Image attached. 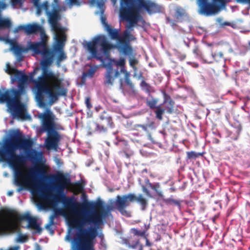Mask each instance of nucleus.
Returning a JSON list of instances; mask_svg holds the SVG:
<instances>
[{
    "label": "nucleus",
    "instance_id": "f257e3e1",
    "mask_svg": "<svg viewBox=\"0 0 250 250\" xmlns=\"http://www.w3.org/2000/svg\"><path fill=\"white\" fill-rule=\"evenodd\" d=\"M5 71L11 75L12 83L16 82L18 83L17 88H5L4 92L0 90V104H6L7 110L13 119H30V116L24 113L26 111L25 104L28 100L26 90L28 77L23 72L11 67L9 63H6Z\"/></svg>",
    "mask_w": 250,
    "mask_h": 250
},
{
    "label": "nucleus",
    "instance_id": "f03ea898",
    "mask_svg": "<svg viewBox=\"0 0 250 250\" xmlns=\"http://www.w3.org/2000/svg\"><path fill=\"white\" fill-rule=\"evenodd\" d=\"M109 213L107 210L103 209L101 214H98L95 210H84V218L80 221L75 220L74 223L77 226L76 236L72 239L71 235L74 234V228L69 229L65 236V240L72 242L73 250H94L91 240L97 236L99 227L103 224L104 219Z\"/></svg>",
    "mask_w": 250,
    "mask_h": 250
},
{
    "label": "nucleus",
    "instance_id": "7ed1b4c3",
    "mask_svg": "<svg viewBox=\"0 0 250 250\" xmlns=\"http://www.w3.org/2000/svg\"><path fill=\"white\" fill-rule=\"evenodd\" d=\"M83 45L90 54V57L88 59L95 58L101 62L106 69L104 84L106 86H112L114 79L119 75L120 72L118 68H113L111 59H104V56L106 57L109 56V50L111 48V45L108 42L106 37L104 35H100L94 37L92 41L84 40Z\"/></svg>",
    "mask_w": 250,
    "mask_h": 250
},
{
    "label": "nucleus",
    "instance_id": "20e7f679",
    "mask_svg": "<svg viewBox=\"0 0 250 250\" xmlns=\"http://www.w3.org/2000/svg\"><path fill=\"white\" fill-rule=\"evenodd\" d=\"M0 150L7 148L11 151L13 155H17L15 151L17 149H23L25 154L27 153L42 154L41 151H38L32 148V142L28 139H24L21 133L19 130H12L10 137L5 136L1 142L0 141Z\"/></svg>",
    "mask_w": 250,
    "mask_h": 250
},
{
    "label": "nucleus",
    "instance_id": "39448f33",
    "mask_svg": "<svg viewBox=\"0 0 250 250\" xmlns=\"http://www.w3.org/2000/svg\"><path fill=\"white\" fill-rule=\"evenodd\" d=\"M136 201L141 207V210L145 211L148 207V201L142 194L137 196L134 193H129L123 195H117L115 199L109 200L112 208H116L120 213L126 217L130 216V213L125 208L130 206V203Z\"/></svg>",
    "mask_w": 250,
    "mask_h": 250
},
{
    "label": "nucleus",
    "instance_id": "423d86ee",
    "mask_svg": "<svg viewBox=\"0 0 250 250\" xmlns=\"http://www.w3.org/2000/svg\"><path fill=\"white\" fill-rule=\"evenodd\" d=\"M8 148L0 150V162H6L8 165L14 170L15 178H19L22 174L21 170L19 168L17 163L24 162L29 160L33 163H37L40 161L42 154L27 153V154L20 153L19 155H13Z\"/></svg>",
    "mask_w": 250,
    "mask_h": 250
},
{
    "label": "nucleus",
    "instance_id": "0eeeda50",
    "mask_svg": "<svg viewBox=\"0 0 250 250\" xmlns=\"http://www.w3.org/2000/svg\"><path fill=\"white\" fill-rule=\"evenodd\" d=\"M140 9L135 0H127L125 3L122 2L120 9V17L126 21H132L136 24L140 23L141 26L145 25V21L139 14H133L139 12Z\"/></svg>",
    "mask_w": 250,
    "mask_h": 250
},
{
    "label": "nucleus",
    "instance_id": "6e6552de",
    "mask_svg": "<svg viewBox=\"0 0 250 250\" xmlns=\"http://www.w3.org/2000/svg\"><path fill=\"white\" fill-rule=\"evenodd\" d=\"M34 72L30 74V81L34 83L37 89V92L35 95L36 101L38 106L41 107L45 106V102H43L44 96L45 94H49L53 97V94L50 92L47 82L43 75L42 74L38 77L37 80H35L33 78Z\"/></svg>",
    "mask_w": 250,
    "mask_h": 250
},
{
    "label": "nucleus",
    "instance_id": "1a4fd4ad",
    "mask_svg": "<svg viewBox=\"0 0 250 250\" xmlns=\"http://www.w3.org/2000/svg\"><path fill=\"white\" fill-rule=\"evenodd\" d=\"M6 6L5 3L0 2V41L12 44L14 41L9 39L10 29L12 25V22L9 18H3L1 17V12L6 9Z\"/></svg>",
    "mask_w": 250,
    "mask_h": 250
},
{
    "label": "nucleus",
    "instance_id": "9d476101",
    "mask_svg": "<svg viewBox=\"0 0 250 250\" xmlns=\"http://www.w3.org/2000/svg\"><path fill=\"white\" fill-rule=\"evenodd\" d=\"M49 7V5L48 4V6L44 8L43 11H44L48 17V22L50 24L51 30L53 32L62 31L63 28L59 23V21L61 20V16L60 12L62 9H56L55 8H53L50 11Z\"/></svg>",
    "mask_w": 250,
    "mask_h": 250
},
{
    "label": "nucleus",
    "instance_id": "9b49d317",
    "mask_svg": "<svg viewBox=\"0 0 250 250\" xmlns=\"http://www.w3.org/2000/svg\"><path fill=\"white\" fill-rule=\"evenodd\" d=\"M39 118L42 120V132L53 130L52 128L55 121L58 120L55 114L49 109L46 108L44 112L39 114Z\"/></svg>",
    "mask_w": 250,
    "mask_h": 250
},
{
    "label": "nucleus",
    "instance_id": "f8f14e48",
    "mask_svg": "<svg viewBox=\"0 0 250 250\" xmlns=\"http://www.w3.org/2000/svg\"><path fill=\"white\" fill-rule=\"evenodd\" d=\"M46 138L44 140V146L47 150L57 151L60 142L62 140L61 134L54 129L46 131Z\"/></svg>",
    "mask_w": 250,
    "mask_h": 250
},
{
    "label": "nucleus",
    "instance_id": "ddd939ff",
    "mask_svg": "<svg viewBox=\"0 0 250 250\" xmlns=\"http://www.w3.org/2000/svg\"><path fill=\"white\" fill-rule=\"evenodd\" d=\"M53 87L57 90V92H53L52 87L48 85L49 89L50 92L53 94V97L49 95V94H45L44 96L43 102H45V106L48 104L52 105L54 102L58 99L59 96H65L66 94V91L65 89L62 87L60 84L55 83L53 85Z\"/></svg>",
    "mask_w": 250,
    "mask_h": 250
},
{
    "label": "nucleus",
    "instance_id": "4468645a",
    "mask_svg": "<svg viewBox=\"0 0 250 250\" xmlns=\"http://www.w3.org/2000/svg\"><path fill=\"white\" fill-rule=\"evenodd\" d=\"M199 1L202 13L207 14L212 13L214 7L221 8L225 5L224 0H199Z\"/></svg>",
    "mask_w": 250,
    "mask_h": 250
},
{
    "label": "nucleus",
    "instance_id": "2eb2a0df",
    "mask_svg": "<svg viewBox=\"0 0 250 250\" xmlns=\"http://www.w3.org/2000/svg\"><path fill=\"white\" fill-rule=\"evenodd\" d=\"M104 203L99 200L97 201L95 203L93 202H87L86 203V206L88 208H90V209H84L82 211L81 215L83 216V218H84V215L83 214V211L84 210H87L89 211H92L93 210H95L98 214H101V211L103 209L107 210L109 211V213L108 214V216L104 219H103V221L109 215L111 214L110 211L111 209V208L110 206H106V207L104 206Z\"/></svg>",
    "mask_w": 250,
    "mask_h": 250
},
{
    "label": "nucleus",
    "instance_id": "dca6fc26",
    "mask_svg": "<svg viewBox=\"0 0 250 250\" xmlns=\"http://www.w3.org/2000/svg\"><path fill=\"white\" fill-rule=\"evenodd\" d=\"M135 0L136 1V3L140 10L144 8L149 14L159 13L161 11V7L154 2L146 1V0Z\"/></svg>",
    "mask_w": 250,
    "mask_h": 250
},
{
    "label": "nucleus",
    "instance_id": "f3484780",
    "mask_svg": "<svg viewBox=\"0 0 250 250\" xmlns=\"http://www.w3.org/2000/svg\"><path fill=\"white\" fill-rule=\"evenodd\" d=\"M28 52L31 51L33 52V56L35 55H41L44 52L47 47V44H45L42 42H32L31 41L27 42Z\"/></svg>",
    "mask_w": 250,
    "mask_h": 250
},
{
    "label": "nucleus",
    "instance_id": "a211bd4d",
    "mask_svg": "<svg viewBox=\"0 0 250 250\" xmlns=\"http://www.w3.org/2000/svg\"><path fill=\"white\" fill-rule=\"evenodd\" d=\"M59 32L60 34L57 32H54V39L55 41V44L53 46L54 52H60L62 50L64 42L66 39V36L63 32V30L62 31Z\"/></svg>",
    "mask_w": 250,
    "mask_h": 250
},
{
    "label": "nucleus",
    "instance_id": "6ab92c4d",
    "mask_svg": "<svg viewBox=\"0 0 250 250\" xmlns=\"http://www.w3.org/2000/svg\"><path fill=\"white\" fill-rule=\"evenodd\" d=\"M10 45L11 46V50L14 54L18 57L17 60L18 61H21L22 60V53H26L28 52L27 44H26L25 47H21L16 44L14 41V43Z\"/></svg>",
    "mask_w": 250,
    "mask_h": 250
},
{
    "label": "nucleus",
    "instance_id": "aec40b11",
    "mask_svg": "<svg viewBox=\"0 0 250 250\" xmlns=\"http://www.w3.org/2000/svg\"><path fill=\"white\" fill-rule=\"evenodd\" d=\"M161 93L163 95L164 101L163 104L161 105H162L164 104H168L167 105L166 107L167 112L171 114L173 111V107L174 105V102L171 99L170 96L167 94L165 91L162 90Z\"/></svg>",
    "mask_w": 250,
    "mask_h": 250
},
{
    "label": "nucleus",
    "instance_id": "412c9836",
    "mask_svg": "<svg viewBox=\"0 0 250 250\" xmlns=\"http://www.w3.org/2000/svg\"><path fill=\"white\" fill-rule=\"evenodd\" d=\"M67 197L64 191L57 193L46 196V198L51 202L55 206H57L58 203Z\"/></svg>",
    "mask_w": 250,
    "mask_h": 250
},
{
    "label": "nucleus",
    "instance_id": "4be33fe9",
    "mask_svg": "<svg viewBox=\"0 0 250 250\" xmlns=\"http://www.w3.org/2000/svg\"><path fill=\"white\" fill-rule=\"evenodd\" d=\"M30 176L34 181H41L46 179L45 171L44 170L36 168L30 172Z\"/></svg>",
    "mask_w": 250,
    "mask_h": 250
},
{
    "label": "nucleus",
    "instance_id": "5701e85b",
    "mask_svg": "<svg viewBox=\"0 0 250 250\" xmlns=\"http://www.w3.org/2000/svg\"><path fill=\"white\" fill-rule=\"evenodd\" d=\"M42 26L38 23H29L25 25V33L29 35L31 34H36L39 31L42 30Z\"/></svg>",
    "mask_w": 250,
    "mask_h": 250
},
{
    "label": "nucleus",
    "instance_id": "b1692460",
    "mask_svg": "<svg viewBox=\"0 0 250 250\" xmlns=\"http://www.w3.org/2000/svg\"><path fill=\"white\" fill-rule=\"evenodd\" d=\"M63 206L66 208H70L72 209L76 208L78 206V202L74 197H66L62 202Z\"/></svg>",
    "mask_w": 250,
    "mask_h": 250
},
{
    "label": "nucleus",
    "instance_id": "393cba45",
    "mask_svg": "<svg viewBox=\"0 0 250 250\" xmlns=\"http://www.w3.org/2000/svg\"><path fill=\"white\" fill-rule=\"evenodd\" d=\"M99 118L101 121H105L107 125L110 128H113L114 127L115 125L112 121V118L106 111H104L101 113Z\"/></svg>",
    "mask_w": 250,
    "mask_h": 250
},
{
    "label": "nucleus",
    "instance_id": "a878e982",
    "mask_svg": "<svg viewBox=\"0 0 250 250\" xmlns=\"http://www.w3.org/2000/svg\"><path fill=\"white\" fill-rule=\"evenodd\" d=\"M31 1L37 9L36 15L38 16L42 14L43 9L48 6L49 3L47 1H43L42 4L39 2L40 0H31Z\"/></svg>",
    "mask_w": 250,
    "mask_h": 250
},
{
    "label": "nucleus",
    "instance_id": "bb28decb",
    "mask_svg": "<svg viewBox=\"0 0 250 250\" xmlns=\"http://www.w3.org/2000/svg\"><path fill=\"white\" fill-rule=\"evenodd\" d=\"M119 49L125 55H131L132 49L129 45L128 42H121L119 45Z\"/></svg>",
    "mask_w": 250,
    "mask_h": 250
},
{
    "label": "nucleus",
    "instance_id": "cd10ccee",
    "mask_svg": "<svg viewBox=\"0 0 250 250\" xmlns=\"http://www.w3.org/2000/svg\"><path fill=\"white\" fill-rule=\"evenodd\" d=\"M28 224L26 227L27 228H32L36 230L35 233L40 234L42 231V229L38 223L37 220L32 217L28 221Z\"/></svg>",
    "mask_w": 250,
    "mask_h": 250
},
{
    "label": "nucleus",
    "instance_id": "c85d7f7f",
    "mask_svg": "<svg viewBox=\"0 0 250 250\" xmlns=\"http://www.w3.org/2000/svg\"><path fill=\"white\" fill-rule=\"evenodd\" d=\"M104 5V2L101 0V1H97V6L99 8L100 10V14H101V21L102 23L103 24L104 28L105 29L106 28V25H109L106 21V19L105 17L104 16V9H103V7Z\"/></svg>",
    "mask_w": 250,
    "mask_h": 250
},
{
    "label": "nucleus",
    "instance_id": "c756f323",
    "mask_svg": "<svg viewBox=\"0 0 250 250\" xmlns=\"http://www.w3.org/2000/svg\"><path fill=\"white\" fill-rule=\"evenodd\" d=\"M97 66L96 65L92 66L90 65V68L87 72H83L82 74V80H85L86 78L88 77L91 78L93 77Z\"/></svg>",
    "mask_w": 250,
    "mask_h": 250
},
{
    "label": "nucleus",
    "instance_id": "7c9ffc66",
    "mask_svg": "<svg viewBox=\"0 0 250 250\" xmlns=\"http://www.w3.org/2000/svg\"><path fill=\"white\" fill-rule=\"evenodd\" d=\"M108 32L109 36L112 39H117L119 38V34L118 30L112 29L110 25H106V28L104 29Z\"/></svg>",
    "mask_w": 250,
    "mask_h": 250
},
{
    "label": "nucleus",
    "instance_id": "2f4dec72",
    "mask_svg": "<svg viewBox=\"0 0 250 250\" xmlns=\"http://www.w3.org/2000/svg\"><path fill=\"white\" fill-rule=\"evenodd\" d=\"M42 75H43L44 77L48 78L51 79L55 81L58 80V77L52 72L51 70H49L48 68L46 69H42Z\"/></svg>",
    "mask_w": 250,
    "mask_h": 250
},
{
    "label": "nucleus",
    "instance_id": "473e14b6",
    "mask_svg": "<svg viewBox=\"0 0 250 250\" xmlns=\"http://www.w3.org/2000/svg\"><path fill=\"white\" fill-rule=\"evenodd\" d=\"M158 102V99L153 98L152 96L150 95L149 98H147L146 100V105L151 109H155L158 107L157 104Z\"/></svg>",
    "mask_w": 250,
    "mask_h": 250
},
{
    "label": "nucleus",
    "instance_id": "72a5a7b5",
    "mask_svg": "<svg viewBox=\"0 0 250 250\" xmlns=\"http://www.w3.org/2000/svg\"><path fill=\"white\" fill-rule=\"evenodd\" d=\"M129 63L130 66L133 68L134 71L133 76L137 77V68L135 66V65L138 63L137 60L134 58V57H132L131 56H129Z\"/></svg>",
    "mask_w": 250,
    "mask_h": 250
},
{
    "label": "nucleus",
    "instance_id": "f704fd0d",
    "mask_svg": "<svg viewBox=\"0 0 250 250\" xmlns=\"http://www.w3.org/2000/svg\"><path fill=\"white\" fill-rule=\"evenodd\" d=\"M41 55L42 56V59H45L50 58L51 59L52 61H53V52L50 49H49L48 47L45 49L44 52L41 54Z\"/></svg>",
    "mask_w": 250,
    "mask_h": 250
},
{
    "label": "nucleus",
    "instance_id": "c9c22d12",
    "mask_svg": "<svg viewBox=\"0 0 250 250\" xmlns=\"http://www.w3.org/2000/svg\"><path fill=\"white\" fill-rule=\"evenodd\" d=\"M55 52L58 54L57 58L56 64L58 67H59L60 66L61 62L66 59V56L63 50H61L60 52Z\"/></svg>",
    "mask_w": 250,
    "mask_h": 250
},
{
    "label": "nucleus",
    "instance_id": "e433bc0d",
    "mask_svg": "<svg viewBox=\"0 0 250 250\" xmlns=\"http://www.w3.org/2000/svg\"><path fill=\"white\" fill-rule=\"evenodd\" d=\"M50 188L53 190L55 191L57 193L64 191L65 186L64 185L61 184H55L52 185L50 187Z\"/></svg>",
    "mask_w": 250,
    "mask_h": 250
},
{
    "label": "nucleus",
    "instance_id": "4c0bfd02",
    "mask_svg": "<svg viewBox=\"0 0 250 250\" xmlns=\"http://www.w3.org/2000/svg\"><path fill=\"white\" fill-rule=\"evenodd\" d=\"M161 105H158V107L155 109L156 110L154 111L156 114V118L159 120H162L163 119V114L165 112V110L161 107Z\"/></svg>",
    "mask_w": 250,
    "mask_h": 250
},
{
    "label": "nucleus",
    "instance_id": "58836bf2",
    "mask_svg": "<svg viewBox=\"0 0 250 250\" xmlns=\"http://www.w3.org/2000/svg\"><path fill=\"white\" fill-rule=\"evenodd\" d=\"M53 206V215H54L55 217H57L60 215H62L64 213L63 209L62 208L57 207V206Z\"/></svg>",
    "mask_w": 250,
    "mask_h": 250
},
{
    "label": "nucleus",
    "instance_id": "ea45409f",
    "mask_svg": "<svg viewBox=\"0 0 250 250\" xmlns=\"http://www.w3.org/2000/svg\"><path fill=\"white\" fill-rule=\"evenodd\" d=\"M52 62L53 61H52V60L50 58L45 59H42V60L41 62L42 69H46L48 68V66H50Z\"/></svg>",
    "mask_w": 250,
    "mask_h": 250
},
{
    "label": "nucleus",
    "instance_id": "a19ab883",
    "mask_svg": "<svg viewBox=\"0 0 250 250\" xmlns=\"http://www.w3.org/2000/svg\"><path fill=\"white\" fill-rule=\"evenodd\" d=\"M164 202L165 203H166L167 205H171L172 204L175 205V206L178 207L179 208H180L181 207V204L180 202L172 198H168L164 199Z\"/></svg>",
    "mask_w": 250,
    "mask_h": 250
},
{
    "label": "nucleus",
    "instance_id": "79ce46f5",
    "mask_svg": "<svg viewBox=\"0 0 250 250\" xmlns=\"http://www.w3.org/2000/svg\"><path fill=\"white\" fill-rule=\"evenodd\" d=\"M124 80L125 83L127 86H128L130 88H134V84L130 79L129 73H126V74L125 75Z\"/></svg>",
    "mask_w": 250,
    "mask_h": 250
},
{
    "label": "nucleus",
    "instance_id": "37998d69",
    "mask_svg": "<svg viewBox=\"0 0 250 250\" xmlns=\"http://www.w3.org/2000/svg\"><path fill=\"white\" fill-rule=\"evenodd\" d=\"M39 32H40V41L39 42H42L45 44H47V37L45 34V32L44 29L42 27V30H40Z\"/></svg>",
    "mask_w": 250,
    "mask_h": 250
},
{
    "label": "nucleus",
    "instance_id": "c03bdc74",
    "mask_svg": "<svg viewBox=\"0 0 250 250\" xmlns=\"http://www.w3.org/2000/svg\"><path fill=\"white\" fill-rule=\"evenodd\" d=\"M13 225V222L12 220L8 219L5 220L1 225V227L5 230L10 229Z\"/></svg>",
    "mask_w": 250,
    "mask_h": 250
},
{
    "label": "nucleus",
    "instance_id": "a18cd8bd",
    "mask_svg": "<svg viewBox=\"0 0 250 250\" xmlns=\"http://www.w3.org/2000/svg\"><path fill=\"white\" fill-rule=\"evenodd\" d=\"M186 14L185 10L181 7H178L176 10V17L177 19H179L183 17L186 16Z\"/></svg>",
    "mask_w": 250,
    "mask_h": 250
},
{
    "label": "nucleus",
    "instance_id": "49530a36",
    "mask_svg": "<svg viewBox=\"0 0 250 250\" xmlns=\"http://www.w3.org/2000/svg\"><path fill=\"white\" fill-rule=\"evenodd\" d=\"M187 158L188 159H196L200 156L202 155V153H197L195 151H188L187 152Z\"/></svg>",
    "mask_w": 250,
    "mask_h": 250
},
{
    "label": "nucleus",
    "instance_id": "de8ad7c7",
    "mask_svg": "<svg viewBox=\"0 0 250 250\" xmlns=\"http://www.w3.org/2000/svg\"><path fill=\"white\" fill-rule=\"evenodd\" d=\"M94 124L95 125V129L96 131L98 132L99 133H104L107 132V129L104 126L100 125L99 124L97 123H95Z\"/></svg>",
    "mask_w": 250,
    "mask_h": 250
},
{
    "label": "nucleus",
    "instance_id": "09e8293b",
    "mask_svg": "<svg viewBox=\"0 0 250 250\" xmlns=\"http://www.w3.org/2000/svg\"><path fill=\"white\" fill-rule=\"evenodd\" d=\"M130 232L134 235L140 236L142 237L145 236L146 231L145 230L140 231L136 229L132 228L130 230Z\"/></svg>",
    "mask_w": 250,
    "mask_h": 250
},
{
    "label": "nucleus",
    "instance_id": "8fccbe9b",
    "mask_svg": "<svg viewBox=\"0 0 250 250\" xmlns=\"http://www.w3.org/2000/svg\"><path fill=\"white\" fill-rule=\"evenodd\" d=\"M211 56L212 58L216 61L218 62L223 57V54L222 52H219L218 53H211Z\"/></svg>",
    "mask_w": 250,
    "mask_h": 250
},
{
    "label": "nucleus",
    "instance_id": "3c124183",
    "mask_svg": "<svg viewBox=\"0 0 250 250\" xmlns=\"http://www.w3.org/2000/svg\"><path fill=\"white\" fill-rule=\"evenodd\" d=\"M149 187L153 190H154L156 193L160 196H162L163 195L162 192L158 189V188H159V185L158 184L156 185H153L151 183H149Z\"/></svg>",
    "mask_w": 250,
    "mask_h": 250
},
{
    "label": "nucleus",
    "instance_id": "603ef678",
    "mask_svg": "<svg viewBox=\"0 0 250 250\" xmlns=\"http://www.w3.org/2000/svg\"><path fill=\"white\" fill-rule=\"evenodd\" d=\"M124 36L128 40V42L135 39V38L131 34L130 30H126L124 32Z\"/></svg>",
    "mask_w": 250,
    "mask_h": 250
},
{
    "label": "nucleus",
    "instance_id": "864d4df0",
    "mask_svg": "<svg viewBox=\"0 0 250 250\" xmlns=\"http://www.w3.org/2000/svg\"><path fill=\"white\" fill-rule=\"evenodd\" d=\"M183 42L185 45L188 47H189L190 45L192 43H195L194 41L192 38H184L183 39Z\"/></svg>",
    "mask_w": 250,
    "mask_h": 250
},
{
    "label": "nucleus",
    "instance_id": "5fc2aeb1",
    "mask_svg": "<svg viewBox=\"0 0 250 250\" xmlns=\"http://www.w3.org/2000/svg\"><path fill=\"white\" fill-rule=\"evenodd\" d=\"M55 131L59 130H63V127L59 123L57 122V121H55L54 125L52 127Z\"/></svg>",
    "mask_w": 250,
    "mask_h": 250
},
{
    "label": "nucleus",
    "instance_id": "6e6d98bb",
    "mask_svg": "<svg viewBox=\"0 0 250 250\" xmlns=\"http://www.w3.org/2000/svg\"><path fill=\"white\" fill-rule=\"evenodd\" d=\"M15 184L17 186H19L20 188L18 189L17 191L18 192L21 191V190L23 189V187L22 185L21 182L19 180V178H15V181H14Z\"/></svg>",
    "mask_w": 250,
    "mask_h": 250
},
{
    "label": "nucleus",
    "instance_id": "4d7b16f0",
    "mask_svg": "<svg viewBox=\"0 0 250 250\" xmlns=\"http://www.w3.org/2000/svg\"><path fill=\"white\" fill-rule=\"evenodd\" d=\"M55 217H56L53 214H51L50 216L49 222L45 226L46 228H49L51 226L53 225L54 224V219Z\"/></svg>",
    "mask_w": 250,
    "mask_h": 250
},
{
    "label": "nucleus",
    "instance_id": "13d9d810",
    "mask_svg": "<svg viewBox=\"0 0 250 250\" xmlns=\"http://www.w3.org/2000/svg\"><path fill=\"white\" fill-rule=\"evenodd\" d=\"M11 5L15 8L16 6L21 5L23 3L22 0H11Z\"/></svg>",
    "mask_w": 250,
    "mask_h": 250
},
{
    "label": "nucleus",
    "instance_id": "bf43d9fd",
    "mask_svg": "<svg viewBox=\"0 0 250 250\" xmlns=\"http://www.w3.org/2000/svg\"><path fill=\"white\" fill-rule=\"evenodd\" d=\"M23 30L25 32V25H20L14 28V32L17 33L20 31Z\"/></svg>",
    "mask_w": 250,
    "mask_h": 250
},
{
    "label": "nucleus",
    "instance_id": "052dcab7",
    "mask_svg": "<svg viewBox=\"0 0 250 250\" xmlns=\"http://www.w3.org/2000/svg\"><path fill=\"white\" fill-rule=\"evenodd\" d=\"M52 9L55 8L56 9H61V7L59 5V0H54L53 3L51 5Z\"/></svg>",
    "mask_w": 250,
    "mask_h": 250
},
{
    "label": "nucleus",
    "instance_id": "680f3d73",
    "mask_svg": "<svg viewBox=\"0 0 250 250\" xmlns=\"http://www.w3.org/2000/svg\"><path fill=\"white\" fill-rule=\"evenodd\" d=\"M128 22L127 25H126V30H130V31L133 30V27L135 26L137 24L130 21H127Z\"/></svg>",
    "mask_w": 250,
    "mask_h": 250
},
{
    "label": "nucleus",
    "instance_id": "e2e57ef3",
    "mask_svg": "<svg viewBox=\"0 0 250 250\" xmlns=\"http://www.w3.org/2000/svg\"><path fill=\"white\" fill-rule=\"evenodd\" d=\"M32 217L30 216L29 213H25L21 216V220H26L28 221L31 219Z\"/></svg>",
    "mask_w": 250,
    "mask_h": 250
},
{
    "label": "nucleus",
    "instance_id": "0e129e2a",
    "mask_svg": "<svg viewBox=\"0 0 250 250\" xmlns=\"http://www.w3.org/2000/svg\"><path fill=\"white\" fill-rule=\"evenodd\" d=\"M85 104H86V107L88 110H90L92 105L90 103V98L89 97H86L85 101Z\"/></svg>",
    "mask_w": 250,
    "mask_h": 250
},
{
    "label": "nucleus",
    "instance_id": "69168bd1",
    "mask_svg": "<svg viewBox=\"0 0 250 250\" xmlns=\"http://www.w3.org/2000/svg\"><path fill=\"white\" fill-rule=\"evenodd\" d=\"M112 62H114L116 66H120L121 67H122V66H124V64H125V61L124 60H120V61H115L114 60H112Z\"/></svg>",
    "mask_w": 250,
    "mask_h": 250
},
{
    "label": "nucleus",
    "instance_id": "338daca9",
    "mask_svg": "<svg viewBox=\"0 0 250 250\" xmlns=\"http://www.w3.org/2000/svg\"><path fill=\"white\" fill-rule=\"evenodd\" d=\"M71 8L74 6H79L81 5V2L79 0H70Z\"/></svg>",
    "mask_w": 250,
    "mask_h": 250
},
{
    "label": "nucleus",
    "instance_id": "774afa93",
    "mask_svg": "<svg viewBox=\"0 0 250 250\" xmlns=\"http://www.w3.org/2000/svg\"><path fill=\"white\" fill-rule=\"evenodd\" d=\"M17 241L20 243H24L25 242V238L22 234H19L17 238Z\"/></svg>",
    "mask_w": 250,
    "mask_h": 250
}]
</instances>
